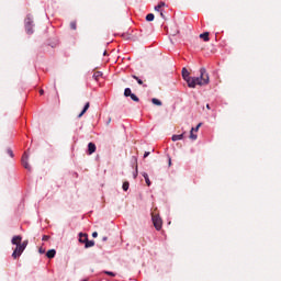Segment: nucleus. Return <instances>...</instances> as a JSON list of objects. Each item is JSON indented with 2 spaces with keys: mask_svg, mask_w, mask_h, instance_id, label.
<instances>
[{
  "mask_svg": "<svg viewBox=\"0 0 281 281\" xmlns=\"http://www.w3.org/2000/svg\"><path fill=\"white\" fill-rule=\"evenodd\" d=\"M70 29H71V30H77V23H76V21L70 22Z\"/></svg>",
  "mask_w": 281,
  "mask_h": 281,
  "instance_id": "26",
  "label": "nucleus"
},
{
  "mask_svg": "<svg viewBox=\"0 0 281 281\" xmlns=\"http://www.w3.org/2000/svg\"><path fill=\"white\" fill-rule=\"evenodd\" d=\"M27 159H30V156L25 151L22 156V166L23 168H25V170H32V167H30V162H27Z\"/></svg>",
  "mask_w": 281,
  "mask_h": 281,
  "instance_id": "6",
  "label": "nucleus"
},
{
  "mask_svg": "<svg viewBox=\"0 0 281 281\" xmlns=\"http://www.w3.org/2000/svg\"><path fill=\"white\" fill-rule=\"evenodd\" d=\"M182 78L184 81H187L188 87H190L193 77L190 76V71H188V68H182Z\"/></svg>",
  "mask_w": 281,
  "mask_h": 281,
  "instance_id": "5",
  "label": "nucleus"
},
{
  "mask_svg": "<svg viewBox=\"0 0 281 281\" xmlns=\"http://www.w3.org/2000/svg\"><path fill=\"white\" fill-rule=\"evenodd\" d=\"M46 257L52 259V258H56V249H50L46 252Z\"/></svg>",
  "mask_w": 281,
  "mask_h": 281,
  "instance_id": "12",
  "label": "nucleus"
},
{
  "mask_svg": "<svg viewBox=\"0 0 281 281\" xmlns=\"http://www.w3.org/2000/svg\"><path fill=\"white\" fill-rule=\"evenodd\" d=\"M166 5V2H159L156 7L155 10L156 12H161V8Z\"/></svg>",
  "mask_w": 281,
  "mask_h": 281,
  "instance_id": "15",
  "label": "nucleus"
},
{
  "mask_svg": "<svg viewBox=\"0 0 281 281\" xmlns=\"http://www.w3.org/2000/svg\"><path fill=\"white\" fill-rule=\"evenodd\" d=\"M189 137H190V139H192L193 142L196 140L198 135L194 134V127L191 128V131H190V136H189Z\"/></svg>",
  "mask_w": 281,
  "mask_h": 281,
  "instance_id": "16",
  "label": "nucleus"
},
{
  "mask_svg": "<svg viewBox=\"0 0 281 281\" xmlns=\"http://www.w3.org/2000/svg\"><path fill=\"white\" fill-rule=\"evenodd\" d=\"M169 166H172V159L169 158Z\"/></svg>",
  "mask_w": 281,
  "mask_h": 281,
  "instance_id": "37",
  "label": "nucleus"
},
{
  "mask_svg": "<svg viewBox=\"0 0 281 281\" xmlns=\"http://www.w3.org/2000/svg\"><path fill=\"white\" fill-rule=\"evenodd\" d=\"M134 179H137V166H136V172L134 173Z\"/></svg>",
  "mask_w": 281,
  "mask_h": 281,
  "instance_id": "35",
  "label": "nucleus"
},
{
  "mask_svg": "<svg viewBox=\"0 0 281 281\" xmlns=\"http://www.w3.org/2000/svg\"><path fill=\"white\" fill-rule=\"evenodd\" d=\"M106 240H109L108 237H103V238H102V241H103V243H106Z\"/></svg>",
  "mask_w": 281,
  "mask_h": 281,
  "instance_id": "36",
  "label": "nucleus"
},
{
  "mask_svg": "<svg viewBox=\"0 0 281 281\" xmlns=\"http://www.w3.org/2000/svg\"><path fill=\"white\" fill-rule=\"evenodd\" d=\"M20 246H22L25 249L27 247V240H24L22 244L20 243Z\"/></svg>",
  "mask_w": 281,
  "mask_h": 281,
  "instance_id": "29",
  "label": "nucleus"
},
{
  "mask_svg": "<svg viewBox=\"0 0 281 281\" xmlns=\"http://www.w3.org/2000/svg\"><path fill=\"white\" fill-rule=\"evenodd\" d=\"M33 25H34V21L32 20V18L27 16L25 19V30L27 34H34V30L32 29Z\"/></svg>",
  "mask_w": 281,
  "mask_h": 281,
  "instance_id": "3",
  "label": "nucleus"
},
{
  "mask_svg": "<svg viewBox=\"0 0 281 281\" xmlns=\"http://www.w3.org/2000/svg\"><path fill=\"white\" fill-rule=\"evenodd\" d=\"M89 106L90 103L87 102L86 105L83 106V110L81 111V113L78 115V117H82V115H85L87 113V111H89Z\"/></svg>",
  "mask_w": 281,
  "mask_h": 281,
  "instance_id": "13",
  "label": "nucleus"
},
{
  "mask_svg": "<svg viewBox=\"0 0 281 281\" xmlns=\"http://www.w3.org/2000/svg\"><path fill=\"white\" fill-rule=\"evenodd\" d=\"M95 144L93 143H89L88 144V155H93V153H95Z\"/></svg>",
  "mask_w": 281,
  "mask_h": 281,
  "instance_id": "10",
  "label": "nucleus"
},
{
  "mask_svg": "<svg viewBox=\"0 0 281 281\" xmlns=\"http://www.w3.org/2000/svg\"><path fill=\"white\" fill-rule=\"evenodd\" d=\"M95 246V241L93 240H87L85 244L86 249H89V247H94Z\"/></svg>",
  "mask_w": 281,
  "mask_h": 281,
  "instance_id": "14",
  "label": "nucleus"
},
{
  "mask_svg": "<svg viewBox=\"0 0 281 281\" xmlns=\"http://www.w3.org/2000/svg\"><path fill=\"white\" fill-rule=\"evenodd\" d=\"M200 38H203V41L207 43L210 41V32H204L200 34Z\"/></svg>",
  "mask_w": 281,
  "mask_h": 281,
  "instance_id": "11",
  "label": "nucleus"
},
{
  "mask_svg": "<svg viewBox=\"0 0 281 281\" xmlns=\"http://www.w3.org/2000/svg\"><path fill=\"white\" fill-rule=\"evenodd\" d=\"M206 109L210 111V109H211V108H210V104H206Z\"/></svg>",
  "mask_w": 281,
  "mask_h": 281,
  "instance_id": "38",
  "label": "nucleus"
},
{
  "mask_svg": "<svg viewBox=\"0 0 281 281\" xmlns=\"http://www.w3.org/2000/svg\"><path fill=\"white\" fill-rule=\"evenodd\" d=\"M23 251H25V248H23L21 246V244H19L15 249L13 250V254H12V258L14 260H16V258H21V255L23 254Z\"/></svg>",
  "mask_w": 281,
  "mask_h": 281,
  "instance_id": "4",
  "label": "nucleus"
},
{
  "mask_svg": "<svg viewBox=\"0 0 281 281\" xmlns=\"http://www.w3.org/2000/svg\"><path fill=\"white\" fill-rule=\"evenodd\" d=\"M5 153H7V155H9L11 158H14V151H12V148H7Z\"/></svg>",
  "mask_w": 281,
  "mask_h": 281,
  "instance_id": "22",
  "label": "nucleus"
},
{
  "mask_svg": "<svg viewBox=\"0 0 281 281\" xmlns=\"http://www.w3.org/2000/svg\"><path fill=\"white\" fill-rule=\"evenodd\" d=\"M132 94H133V92L131 91V88H126V89L124 90V95H125V98H130Z\"/></svg>",
  "mask_w": 281,
  "mask_h": 281,
  "instance_id": "19",
  "label": "nucleus"
},
{
  "mask_svg": "<svg viewBox=\"0 0 281 281\" xmlns=\"http://www.w3.org/2000/svg\"><path fill=\"white\" fill-rule=\"evenodd\" d=\"M42 240H44V241H45V240H49V236L44 235L43 238H42Z\"/></svg>",
  "mask_w": 281,
  "mask_h": 281,
  "instance_id": "30",
  "label": "nucleus"
},
{
  "mask_svg": "<svg viewBox=\"0 0 281 281\" xmlns=\"http://www.w3.org/2000/svg\"><path fill=\"white\" fill-rule=\"evenodd\" d=\"M104 273H105L106 276H111L112 278H115V272L105 271Z\"/></svg>",
  "mask_w": 281,
  "mask_h": 281,
  "instance_id": "27",
  "label": "nucleus"
},
{
  "mask_svg": "<svg viewBox=\"0 0 281 281\" xmlns=\"http://www.w3.org/2000/svg\"><path fill=\"white\" fill-rule=\"evenodd\" d=\"M132 78H134V80H136V82H138L139 85H144V81H142V79H139V77L133 75Z\"/></svg>",
  "mask_w": 281,
  "mask_h": 281,
  "instance_id": "24",
  "label": "nucleus"
},
{
  "mask_svg": "<svg viewBox=\"0 0 281 281\" xmlns=\"http://www.w3.org/2000/svg\"><path fill=\"white\" fill-rule=\"evenodd\" d=\"M146 21H155V14L148 13V14L146 15Z\"/></svg>",
  "mask_w": 281,
  "mask_h": 281,
  "instance_id": "20",
  "label": "nucleus"
},
{
  "mask_svg": "<svg viewBox=\"0 0 281 281\" xmlns=\"http://www.w3.org/2000/svg\"><path fill=\"white\" fill-rule=\"evenodd\" d=\"M87 240H89L87 234L80 233V234H79V243L86 245V244H87Z\"/></svg>",
  "mask_w": 281,
  "mask_h": 281,
  "instance_id": "9",
  "label": "nucleus"
},
{
  "mask_svg": "<svg viewBox=\"0 0 281 281\" xmlns=\"http://www.w3.org/2000/svg\"><path fill=\"white\" fill-rule=\"evenodd\" d=\"M184 136H186V132H183L182 134L172 135L171 139H172V142H179V140L183 139Z\"/></svg>",
  "mask_w": 281,
  "mask_h": 281,
  "instance_id": "8",
  "label": "nucleus"
},
{
  "mask_svg": "<svg viewBox=\"0 0 281 281\" xmlns=\"http://www.w3.org/2000/svg\"><path fill=\"white\" fill-rule=\"evenodd\" d=\"M151 221L154 223V227L159 232L161 229L164 222L161 221V217L159 215H153Z\"/></svg>",
  "mask_w": 281,
  "mask_h": 281,
  "instance_id": "2",
  "label": "nucleus"
},
{
  "mask_svg": "<svg viewBox=\"0 0 281 281\" xmlns=\"http://www.w3.org/2000/svg\"><path fill=\"white\" fill-rule=\"evenodd\" d=\"M41 251V254H45V251H43V250H40Z\"/></svg>",
  "mask_w": 281,
  "mask_h": 281,
  "instance_id": "40",
  "label": "nucleus"
},
{
  "mask_svg": "<svg viewBox=\"0 0 281 281\" xmlns=\"http://www.w3.org/2000/svg\"><path fill=\"white\" fill-rule=\"evenodd\" d=\"M153 104H156V106H161V101L159 99H151Z\"/></svg>",
  "mask_w": 281,
  "mask_h": 281,
  "instance_id": "21",
  "label": "nucleus"
},
{
  "mask_svg": "<svg viewBox=\"0 0 281 281\" xmlns=\"http://www.w3.org/2000/svg\"><path fill=\"white\" fill-rule=\"evenodd\" d=\"M128 188H130V183H128V182H124V183H123V190H124V192H127V191H128Z\"/></svg>",
  "mask_w": 281,
  "mask_h": 281,
  "instance_id": "25",
  "label": "nucleus"
},
{
  "mask_svg": "<svg viewBox=\"0 0 281 281\" xmlns=\"http://www.w3.org/2000/svg\"><path fill=\"white\" fill-rule=\"evenodd\" d=\"M207 85H210V74L205 68H200V77H192L189 89H196V87H205Z\"/></svg>",
  "mask_w": 281,
  "mask_h": 281,
  "instance_id": "1",
  "label": "nucleus"
},
{
  "mask_svg": "<svg viewBox=\"0 0 281 281\" xmlns=\"http://www.w3.org/2000/svg\"><path fill=\"white\" fill-rule=\"evenodd\" d=\"M93 78H94V80H100V78H102V72L101 71H95L94 74H93Z\"/></svg>",
  "mask_w": 281,
  "mask_h": 281,
  "instance_id": "17",
  "label": "nucleus"
},
{
  "mask_svg": "<svg viewBox=\"0 0 281 281\" xmlns=\"http://www.w3.org/2000/svg\"><path fill=\"white\" fill-rule=\"evenodd\" d=\"M23 240V237H21V235H16L13 236V238L11 239L12 245H21V241Z\"/></svg>",
  "mask_w": 281,
  "mask_h": 281,
  "instance_id": "7",
  "label": "nucleus"
},
{
  "mask_svg": "<svg viewBox=\"0 0 281 281\" xmlns=\"http://www.w3.org/2000/svg\"><path fill=\"white\" fill-rule=\"evenodd\" d=\"M103 56H106V50L103 53Z\"/></svg>",
  "mask_w": 281,
  "mask_h": 281,
  "instance_id": "39",
  "label": "nucleus"
},
{
  "mask_svg": "<svg viewBox=\"0 0 281 281\" xmlns=\"http://www.w3.org/2000/svg\"><path fill=\"white\" fill-rule=\"evenodd\" d=\"M92 238H98V232L92 233Z\"/></svg>",
  "mask_w": 281,
  "mask_h": 281,
  "instance_id": "32",
  "label": "nucleus"
},
{
  "mask_svg": "<svg viewBox=\"0 0 281 281\" xmlns=\"http://www.w3.org/2000/svg\"><path fill=\"white\" fill-rule=\"evenodd\" d=\"M143 177H144V179H145L146 184H147L148 187H150V178H148V173L144 172V173H143Z\"/></svg>",
  "mask_w": 281,
  "mask_h": 281,
  "instance_id": "18",
  "label": "nucleus"
},
{
  "mask_svg": "<svg viewBox=\"0 0 281 281\" xmlns=\"http://www.w3.org/2000/svg\"><path fill=\"white\" fill-rule=\"evenodd\" d=\"M201 126H202V123H199V124L196 125V127L194 128V133H198V131L201 128Z\"/></svg>",
  "mask_w": 281,
  "mask_h": 281,
  "instance_id": "28",
  "label": "nucleus"
},
{
  "mask_svg": "<svg viewBox=\"0 0 281 281\" xmlns=\"http://www.w3.org/2000/svg\"><path fill=\"white\" fill-rule=\"evenodd\" d=\"M130 98L133 100V102H139V98L135 95V93H132Z\"/></svg>",
  "mask_w": 281,
  "mask_h": 281,
  "instance_id": "23",
  "label": "nucleus"
},
{
  "mask_svg": "<svg viewBox=\"0 0 281 281\" xmlns=\"http://www.w3.org/2000/svg\"><path fill=\"white\" fill-rule=\"evenodd\" d=\"M161 19H166V15L164 14V11H160Z\"/></svg>",
  "mask_w": 281,
  "mask_h": 281,
  "instance_id": "33",
  "label": "nucleus"
},
{
  "mask_svg": "<svg viewBox=\"0 0 281 281\" xmlns=\"http://www.w3.org/2000/svg\"><path fill=\"white\" fill-rule=\"evenodd\" d=\"M40 94H41V95H44V94H45V90L41 89V90H40Z\"/></svg>",
  "mask_w": 281,
  "mask_h": 281,
  "instance_id": "34",
  "label": "nucleus"
},
{
  "mask_svg": "<svg viewBox=\"0 0 281 281\" xmlns=\"http://www.w3.org/2000/svg\"><path fill=\"white\" fill-rule=\"evenodd\" d=\"M148 155H150V151H145L144 159H146V157H148Z\"/></svg>",
  "mask_w": 281,
  "mask_h": 281,
  "instance_id": "31",
  "label": "nucleus"
}]
</instances>
